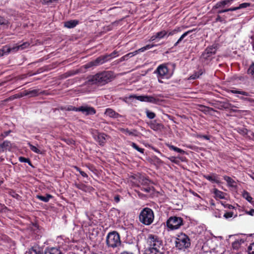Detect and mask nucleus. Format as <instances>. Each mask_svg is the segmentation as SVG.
Returning <instances> with one entry per match:
<instances>
[{"label":"nucleus","mask_w":254,"mask_h":254,"mask_svg":"<svg viewBox=\"0 0 254 254\" xmlns=\"http://www.w3.org/2000/svg\"><path fill=\"white\" fill-rule=\"evenodd\" d=\"M114 78L115 76L112 71H104L89 76L87 83L91 85H104L112 81Z\"/></svg>","instance_id":"obj_1"},{"label":"nucleus","mask_w":254,"mask_h":254,"mask_svg":"<svg viewBox=\"0 0 254 254\" xmlns=\"http://www.w3.org/2000/svg\"><path fill=\"white\" fill-rule=\"evenodd\" d=\"M118 52L114 51L110 54H107L105 55L101 56L96 59L95 60L92 61L86 64L83 65L81 68L87 69L90 67L97 66L99 65L102 64L106 62L109 61L111 59L116 57Z\"/></svg>","instance_id":"obj_2"},{"label":"nucleus","mask_w":254,"mask_h":254,"mask_svg":"<svg viewBox=\"0 0 254 254\" xmlns=\"http://www.w3.org/2000/svg\"><path fill=\"white\" fill-rule=\"evenodd\" d=\"M106 242L108 248L113 249H118L121 245L119 234L116 231L110 232L106 237Z\"/></svg>","instance_id":"obj_3"},{"label":"nucleus","mask_w":254,"mask_h":254,"mask_svg":"<svg viewBox=\"0 0 254 254\" xmlns=\"http://www.w3.org/2000/svg\"><path fill=\"white\" fill-rule=\"evenodd\" d=\"M154 215L153 210L148 207L143 208L139 215V221L145 225H150L153 221Z\"/></svg>","instance_id":"obj_4"},{"label":"nucleus","mask_w":254,"mask_h":254,"mask_svg":"<svg viewBox=\"0 0 254 254\" xmlns=\"http://www.w3.org/2000/svg\"><path fill=\"white\" fill-rule=\"evenodd\" d=\"M147 243L149 247L146 250H151V251H160L162 247V241L156 235L149 234L147 238Z\"/></svg>","instance_id":"obj_5"},{"label":"nucleus","mask_w":254,"mask_h":254,"mask_svg":"<svg viewBox=\"0 0 254 254\" xmlns=\"http://www.w3.org/2000/svg\"><path fill=\"white\" fill-rule=\"evenodd\" d=\"M175 244L179 250H185L190 246V240L187 235L181 233L176 238Z\"/></svg>","instance_id":"obj_6"},{"label":"nucleus","mask_w":254,"mask_h":254,"mask_svg":"<svg viewBox=\"0 0 254 254\" xmlns=\"http://www.w3.org/2000/svg\"><path fill=\"white\" fill-rule=\"evenodd\" d=\"M166 224L171 230L178 229L183 225V219L179 217H171L167 220Z\"/></svg>","instance_id":"obj_7"},{"label":"nucleus","mask_w":254,"mask_h":254,"mask_svg":"<svg viewBox=\"0 0 254 254\" xmlns=\"http://www.w3.org/2000/svg\"><path fill=\"white\" fill-rule=\"evenodd\" d=\"M30 45L29 43L28 42H24L20 45H15L12 47H10L7 46H5L4 47V50L6 51V54H8L10 52H16L17 51L20 50H23L26 48H27Z\"/></svg>","instance_id":"obj_8"},{"label":"nucleus","mask_w":254,"mask_h":254,"mask_svg":"<svg viewBox=\"0 0 254 254\" xmlns=\"http://www.w3.org/2000/svg\"><path fill=\"white\" fill-rule=\"evenodd\" d=\"M92 133L94 138L98 142L100 145L103 146L105 144L107 135L104 133H100L97 130H93Z\"/></svg>","instance_id":"obj_9"},{"label":"nucleus","mask_w":254,"mask_h":254,"mask_svg":"<svg viewBox=\"0 0 254 254\" xmlns=\"http://www.w3.org/2000/svg\"><path fill=\"white\" fill-rule=\"evenodd\" d=\"M129 99L135 98L139 101L142 102H147L150 103H155L158 101V100L151 96H136V95H130L129 97Z\"/></svg>","instance_id":"obj_10"},{"label":"nucleus","mask_w":254,"mask_h":254,"mask_svg":"<svg viewBox=\"0 0 254 254\" xmlns=\"http://www.w3.org/2000/svg\"><path fill=\"white\" fill-rule=\"evenodd\" d=\"M78 112H81L85 115H94L96 113V110L94 108L87 105L79 107Z\"/></svg>","instance_id":"obj_11"},{"label":"nucleus","mask_w":254,"mask_h":254,"mask_svg":"<svg viewBox=\"0 0 254 254\" xmlns=\"http://www.w3.org/2000/svg\"><path fill=\"white\" fill-rule=\"evenodd\" d=\"M168 31L165 30H162L159 32H157L152 35L149 40L150 41H153L156 40H160L161 39L167 37Z\"/></svg>","instance_id":"obj_12"},{"label":"nucleus","mask_w":254,"mask_h":254,"mask_svg":"<svg viewBox=\"0 0 254 254\" xmlns=\"http://www.w3.org/2000/svg\"><path fill=\"white\" fill-rule=\"evenodd\" d=\"M216 49L213 46L207 48L202 54V57L207 59L212 55H214L216 53Z\"/></svg>","instance_id":"obj_13"},{"label":"nucleus","mask_w":254,"mask_h":254,"mask_svg":"<svg viewBox=\"0 0 254 254\" xmlns=\"http://www.w3.org/2000/svg\"><path fill=\"white\" fill-rule=\"evenodd\" d=\"M74 186L77 189L81 190L84 192L91 191L93 189L92 187L87 186L82 183H75L74 184Z\"/></svg>","instance_id":"obj_14"},{"label":"nucleus","mask_w":254,"mask_h":254,"mask_svg":"<svg viewBox=\"0 0 254 254\" xmlns=\"http://www.w3.org/2000/svg\"><path fill=\"white\" fill-rule=\"evenodd\" d=\"M168 71V68L166 66L164 65H159L156 70L159 76L163 77L166 75Z\"/></svg>","instance_id":"obj_15"},{"label":"nucleus","mask_w":254,"mask_h":254,"mask_svg":"<svg viewBox=\"0 0 254 254\" xmlns=\"http://www.w3.org/2000/svg\"><path fill=\"white\" fill-rule=\"evenodd\" d=\"M39 89L26 90H24L23 95L29 97H36L39 95Z\"/></svg>","instance_id":"obj_16"},{"label":"nucleus","mask_w":254,"mask_h":254,"mask_svg":"<svg viewBox=\"0 0 254 254\" xmlns=\"http://www.w3.org/2000/svg\"><path fill=\"white\" fill-rule=\"evenodd\" d=\"M105 114L107 116L115 118H117L120 116L118 113L110 108L106 109Z\"/></svg>","instance_id":"obj_17"},{"label":"nucleus","mask_w":254,"mask_h":254,"mask_svg":"<svg viewBox=\"0 0 254 254\" xmlns=\"http://www.w3.org/2000/svg\"><path fill=\"white\" fill-rule=\"evenodd\" d=\"M233 0H223L222 1H219L216 4V5L214 6V8H218L221 7H224L226 5H229L231 4Z\"/></svg>","instance_id":"obj_18"},{"label":"nucleus","mask_w":254,"mask_h":254,"mask_svg":"<svg viewBox=\"0 0 254 254\" xmlns=\"http://www.w3.org/2000/svg\"><path fill=\"white\" fill-rule=\"evenodd\" d=\"M9 22L8 20L5 19L4 17L0 16V30L2 29L7 28Z\"/></svg>","instance_id":"obj_19"},{"label":"nucleus","mask_w":254,"mask_h":254,"mask_svg":"<svg viewBox=\"0 0 254 254\" xmlns=\"http://www.w3.org/2000/svg\"><path fill=\"white\" fill-rule=\"evenodd\" d=\"M203 177L207 180L212 183H219V181L218 179V177L216 174H212V175H204Z\"/></svg>","instance_id":"obj_20"},{"label":"nucleus","mask_w":254,"mask_h":254,"mask_svg":"<svg viewBox=\"0 0 254 254\" xmlns=\"http://www.w3.org/2000/svg\"><path fill=\"white\" fill-rule=\"evenodd\" d=\"M78 23V21L76 20H71L64 22V25L68 28H72L75 27Z\"/></svg>","instance_id":"obj_21"},{"label":"nucleus","mask_w":254,"mask_h":254,"mask_svg":"<svg viewBox=\"0 0 254 254\" xmlns=\"http://www.w3.org/2000/svg\"><path fill=\"white\" fill-rule=\"evenodd\" d=\"M119 130L122 132L126 134H128L129 135H132L135 136H137V131L135 129L130 131L128 130L127 128H119Z\"/></svg>","instance_id":"obj_22"},{"label":"nucleus","mask_w":254,"mask_h":254,"mask_svg":"<svg viewBox=\"0 0 254 254\" xmlns=\"http://www.w3.org/2000/svg\"><path fill=\"white\" fill-rule=\"evenodd\" d=\"M150 128L154 130H158L161 128L162 125L157 123L155 121H151L149 124Z\"/></svg>","instance_id":"obj_23"},{"label":"nucleus","mask_w":254,"mask_h":254,"mask_svg":"<svg viewBox=\"0 0 254 254\" xmlns=\"http://www.w3.org/2000/svg\"><path fill=\"white\" fill-rule=\"evenodd\" d=\"M36 197L43 202H47L49 201L50 199L53 198V196L50 194H46V196L37 195Z\"/></svg>","instance_id":"obj_24"},{"label":"nucleus","mask_w":254,"mask_h":254,"mask_svg":"<svg viewBox=\"0 0 254 254\" xmlns=\"http://www.w3.org/2000/svg\"><path fill=\"white\" fill-rule=\"evenodd\" d=\"M45 254H62L60 250L52 248L45 251Z\"/></svg>","instance_id":"obj_25"},{"label":"nucleus","mask_w":254,"mask_h":254,"mask_svg":"<svg viewBox=\"0 0 254 254\" xmlns=\"http://www.w3.org/2000/svg\"><path fill=\"white\" fill-rule=\"evenodd\" d=\"M193 31V30H189L186 32H185L183 34L181 35V36L179 38V39L178 40V41L174 44V46L176 47L178 46L184 39L185 37H186L190 33Z\"/></svg>","instance_id":"obj_26"},{"label":"nucleus","mask_w":254,"mask_h":254,"mask_svg":"<svg viewBox=\"0 0 254 254\" xmlns=\"http://www.w3.org/2000/svg\"><path fill=\"white\" fill-rule=\"evenodd\" d=\"M224 180L227 183L228 185L232 187H236L235 184H236L235 181L232 179L231 177L225 176L223 177Z\"/></svg>","instance_id":"obj_27"},{"label":"nucleus","mask_w":254,"mask_h":254,"mask_svg":"<svg viewBox=\"0 0 254 254\" xmlns=\"http://www.w3.org/2000/svg\"><path fill=\"white\" fill-rule=\"evenodd\" d=\"M28 254H42L40 248L38 247H33L29 250Z\"/></svg>","instance_id":"obj_28"},{"label":"nucleus","mask_w":254,"mask_h":254,"mask_svg":"<svg viewBox=\"0 0 254 254\" xmlns=\"http://www.w3.org/2000/svg\"><path fill=\"white\" fill-rule=\"evenodd\" d=\"M10 142L4 141L2 144H0V153L6 150L10 146Z\"/></svg>","instance_id":"obj_29"},{"label":"nucleus","mask_w":254,"mask_h":254,"mask_svg":"<svg viewBox=\"0 0 254 254\" xmlns=\"http://www.w3.org/2000/svg\"><path fill=\"white\" fill-rule=\"evenodd\" d=\"M138 181L141 184V185L144 186L148 185L150 182V181L143 176H140L139 177Z\"/></svg>","instance_id":"obj_30"},{"label":"nucleus","mask_w":254,"mask_h":254,"mask_svg":"<svg viewBox=\"0 0 254 254\" xmlns=\"http://www.w3.org/2000/svg\"><path fill=\"white\" fill-rule=\"evenodd\" d=\"M182 31V29L181 27H177L174 30H171L170 31H168L167 37L169 36H172L178 32H180Z\"/></svg>","instance_id":"obj_31"},{"label":"nucleus","mask_w":254,"mask_h":254,"mask_svg":"<svg viewBox=\"0 0 254 254\" xmlns=\"http://www.w3.org/2000/svg\"><path fill=\"white\" fill-rule=\"evenodd\" d=\"M30 149L34 152L35 153H38V154H41L42 152L40 151V149H39L37 147L31 144L30 142L28 143Z\"/></svg>","instance_id":"obj_32"},{"label":"nucleus","mask_w":254,"mask_h":254,"mask_svg":"<svg viewBox=\"0 0 254 254\" xmlns=\"http://www.w3.org/2000/svg\"><path fill=\"white\" fill-rule=\"evenodd\" d=\"M250 4H251L250 3H249V2L243 3L240 4L239 6L233 7V9L235 11V10H238V9H239L241 8H246L248 6H249L250 5Z\"/></svg>","instance_id":"obj_33"},{"label":"nucleus","mask_w":254,"mask_h":254,"mask_svg":"<svg viewBox=\"0 0 254 254\" xmlns=\"http://www.w3.org/2000/svg\"><path fill=\"white\" fill-rule=\"evenodd\" d=\"M247 72L249 74H251L252 76L254 77V62H252L251 64L250 65Z\"/></svg>","instance_id":"obj_34"},{"label":"nucleus","mask_w":254,"mask_h":254,"mask_svg":"<svg viewBox=\"0 0 254 254\" xmlns=\"http://www.w3.org/2000/svg\"><path fill=\"white\" fill-rule=\"evenodd\" d=\"M168 147L171 149V150H173L175 151H176L177 152H179V153H184L185 152V151L184 150H183L182 149L179 148H178L176 146H174L173 145H168Z\"/></svg>","instance_id":"obj_35"},{"label":"nucleus","mask_w":254,"mask_h":254,"mask_svg":"<svg viewBox=\"0 0 254 254\" xmlns=\"http://www.w3.org/2000/svg\"><path fill=\"white\" fill-rule=\"evenodd\" d=\"M230 92L232 93H234V94L237 93V94H242V95H245L246 96H248L250 95L249 93H248V92H245V91H238V90H231L230 91Z\"/></svg>","instance_id":"obj_36"},{"label":"nucleus","mask_w":254,"mask_h":254,"mask_svg":"<svg viewBox=\"0 0 254 254\" xmlns=\"http://www.w3.org/2000/svg\"><path fill=\"white\" fill-rule=\"evenodd\" d=\"M243 196L244 198H245L249 202H251L252 201V197L250 196L249 193L247 191H244L243 194Z\"/></svg>","instance_id":"obj_37"},{"label":"nucleus","mask_w":254,"mask_h":254,"mask_svg":"<svg viewBox=\"0 0 254 254\" xmlns=\"http://www.w3.org/2000/svg\"><path fill=\"white\" fill-rule=\"evenodd\" d=\"M131 146L135 149L137 150L140 153H143L144 152V149L139 147L137 144L134 142H131Z\"/></svg>","instance_id":"obj_38"},{"label":"nucleus","mask_w":254,"mask_h":254,"mask_svg":"<svg viewBox=\"0 0 254 254\" xmlns=\"http://www.w3.org/2000/svg\"><path fill=\"white\" fill-rule=\"evenodd\" d=\"M19 160L21 162L27 163L30 166H33L30 159L28 158H26L23 157H20L19 158Z\"/></svg>","instance_id":"obj_39"},{"label":"nucleus","mask_w":254,"mask_h":254,"mask_svg":"<svg viewBox=\"0 0 254 254\" xmlns=\"http://www.w3.org/2000/svg\"><path fill=\"white\" fill-rule=\"evenodd\" d=\"M214 193L217 197L220 198H224V193L220 190H218L217 189H215L214 190Z\"/></svg>","instance_id":"obj_40"},{"label":"nucleus","mask_w":254,"mask_h":254,"mask_svg":"<svg viewBox=\"0 0 254 254\" xmlns=\"http://www.w3.org/2000/svg\"><path fill=\"white\" fill-rule=\"evenodd\" d=\"M147 117L150 119H153L155 117V114L148 110L146 111Z\"/></svg>","instance_id":"obj_41"},{"label":"nucleus","mask_w":254,"mask_h":254,"mask_svg":"<svg viewBox=\"0 0 254 254\" xmlns=\"http://www.w3.org/2000/svg\"><path fill=\"white\" fill-rule=\"evenodd\" d=\"M9 194L12 196L13 197L16 198L17 199H20V196L16 193L15 191L13 190H10L9 192Z\"/></svg>","instance_id":"obj_42"},{"label":"nucleus","mask_w":254,"mask_h":254,"mask_svg":"<svg viewBox=\"0 0 254 254\" xmlns=\"http://www.w3.org/2000/svg\"><path fill=\"white\" fill-rule=\"evenodd\" d=\"M248 252L249 254H254V243L249 246Z\"/></svg>","instance_id":"obj_43"},{"label":"nucleus","mask_w":254,"mask_h":254,"mask_svg":"<svg viewBox=\"0 0 254 254\" xmlns=\"http://www.w3.org/2000/svg\"><path fill=\"white\" fill-rule=\"evenodd\" d=\"M144 254H163L160 251H151V250H145Z\"/></svg>","instance_id":"obj_44"},{"label":"nucleus","mask_w":254,"mask_h":254,"mask_svg":"<svg viewBox=\"0 0 254 254\" xmlns=\"http://www.w3.org/2000/svg\"><path fill=\"white\" fill-rule=\"evenodd\" d=\"M24 93V91L21 92L19 94H17L15 95L14 96L11 97L9 98L10 100H12L16 98H21L24 96H26L25 95H24L23 94Z\"/></svg>","instance_id":"obj_45"},{"label":"nucleus","mask_w":254,"mask_h":254,"mask_svg":"<svg viewBox=\"0 0 254 254\" xmlns=\"http://www.w3.org/2000/svg\"><path fill=\"white\" fill-rule=\"evenodd\" d=\"M137 53H138V51H135L133 52L129 53L127 55H125L124 56L125 57V58L127 60H128V58H129L130 57H133V56L135 55Z\"/></svg>","instance_id":"obj_46"},{"label":"nucleus","mask_w":254,"mask_h":254,"mask_svg":"<svg viewBox=\"0 0 254 254\" xmlns=\"http://www.w3.org/2000/svg\"><path fill=\"white\" fill-rule=\"evenodd\" d=\"M75 168L77 171L79 172V173L82 177L86 178L88 177V175L84 172L81 171V170L79 168L75 166Z\"/></svg>","instance_id":"obj_47"},{"label":"nucleus","mask_w":254,"mask_h":254,"mask_svg":"<svg viewBox=\"0 0 254 254\" xmlns=\"http://www.w3.org/2000/svg\"><path fill=\"white\" fill-rule=\"evenodd\" d=\"M233 214H234V213L233 212H227L224 214V217L225 218L228 219V218L232 217L233 216Z\"/></svg>","instance_id":"obj_48"},{"label":"nucleus","mask_w":254,"mask_h":254,"mask_svg":"<svg viewBox=\"0 0 254 254\" xmlns=\"http://www.w3.org/2000/svg\"><path fill=\"white\" fill-rule=\"evenodd\" d=\"M152 187L147 186L146 187H142L141 190L145 192H150Z\"/></svg>","instance_id":"obj_49"},{"label":"nucleus","mask_w":254,"mask_h":254,"mask_svg":"<svg viewBox=\"0 0 254 254\" xmlns=\"http://www.w3.org/2000/svg\"><path fill=\"white\" fill-rule=\"evenodd\" d=\"M78 110H79V107L76 108V107H73L71 106L68 107L66 109V110H67V111H78Z\"/></svg>","instance_id":"obj_50"},{"label":"nucleus","mask_w":254,"mask_h":254,"mask_svg":"<svg viewBox=\"0 0 254 254\" xmlns=\"http://www.w3.org/2000/svg\"><path fill=\"white\" fill-rule=\"evenodd\" d=\"M234 11V9H233V8H228V9H223V10H219L218 11V13H223V12H227V11Z\"/></svg>","instance_id":"obj_51"},{"label":"nucleus","mask_w":254,"mask_h":254,"mask_svg":"<svg viewBox=\"0 0 254 254\" xmlns=\"http://www.w3.org/2000/svg\"><path fill=\"white\" fill-rule=\"evenodd\" d=\"M240 245V244L239 242H235L232 244V247L234 249H238Z\"/></svg>","instance_id":"obj_52"},{"label":"nucleus","mask_w":254,"mask_h":254,"mask_svg":"<svg viewBox=\"0 0 254 254\" xmlns=\"http://www.w3.org/2000/svg\"><path fill=\"white\" fill-rule=\"evenodd\" d=\"M240 99H241V100L249 101L250 102H254V100L252 99V98H245V97H240Z\"/></svg>","instance_id":"obj_53"},{"label":"nucleus","mask_w":254,"mask_h":254,"mask_svg":"<svg viewBox=\"0 0 254 254\" xmlns=\"http://www.w3.org/2000/svg\"><path fill=\"white\" fill-rule=\"evenodd\" d=\"M4 54H7L6 51L4 50V47L2 49H0V57L3 56Z\"/></svg>","instance_id":"obj_54"},{"label":"nucleus","mask_w":254,"mask_h":254,"mask_svg":"<svg viewBox=\"0 0 254 254\" xmlns=\"http://www.w3.org/2000/svg\"><path fill=\"white\" fill-rule=\"evenodd\" d=\"M202 74V72H201L200 73H199L198 75H196V74H195V75H193L192 76H190V77L191 78V79H195L196 78H198L199 77V76L200 75H201Z\"/></svg>","instance_id":"obj_55"},{"label":"nucleus","mask_w":254,"mask_h":254,"mask_svg":"<svg viewBox=\"0 0 254 254\" xmlns=\"http://www.w3.org/2000/svg\"><path fill=\"white\" fill-rule=\"evenodd\" d=\"M246 213H247V214H248L249 215H252V216H254V209H252L250 211H247Z\"/></svg>","instance_id":"obj_56"},{"label":"nucleus","mask_w":254,"mask_h":254,"mask_svg":"<svg viewBox=\"0 0 254 254\" xmlns=\"http://www.w3.org/2000/svg\"><path fill=\"white\" fill-rule=\"evenodd\" d=\"M114 200L116 202L118 203L120 200V196L119 195H117L114 197Z\"/></svg>","instance_id":"obj_57"},{"label":"nucleus","mask_w":254,"mask_h":254,"mask_svg":"<svg viewBox=\"0 0 254 254\" xmlns=\"http://www.w3.org/2000/svg\"><path fill=\"white\" fill-rule=\"evenodd\" d=\"M223 21V19L222 18V17L220 15H217L216 18V21H220L222 22Z\"/></svg>","instance_id":"obj_58"},{"label":"nucleus","mask_w":254,"mask_h":254,"mask_svg":"<svg viewBox=\"0 0 254 254\" xmlns=\"http://www.w3.org/2000/svg\"><path fill=\"white\" fill-rule=\"evenodd\" d=\"M144 47H145L146 50H148V49H149L152 48L153 47H154V45H147Z\"/></svg>","instance_id":"obj_59"},{"label":"nucleus","mask_w":254,"mask_h":254,"mask_svg":"<svg viewBox=\"0 0 254 254\" xmlns=\"http://www.w3.org/2000/svg\"><path fill=\"white\" fill-rule=\"evenodd\" d=\"M10 132V131H5L3 133H2L1 134V135L3 137H5L7 135H8V134H9V133Z\"/></svg>","instance_id":"obj_60"},{"label":"nucleus","mask_w":254,"mask_h":254,"mask_svg":"<svg viewBox=\"0 0 254 254\" xmlns=\"http://www.w3.org/2000/svg\"><path fill=\"white\" fill-rule=\"evenodd\" d=\"M201 137L202 138H204V139H206V140H209V137L208 136H207V135H202Z\"/></svg>","instance_id":"obj_61"},{"label":"nucleus","mask_w":254,"mask_h":254,"mask_svg":"<svg viewBox=\"0 0 254 254\" xmlns=\"http://www.w3.org/2000/svg\"><path fill=\"white\" fill-rule=\"evenodd\" d=\"M146 50V49H145V47H143L140 49H139L138 50H137V51H140V52H144V51Z\"/></svg>","instance_id":"obj_62"},{"label":"nucleus","mask_w":254,"mask_h":254,"mask_svg":"<svg viewBox=\"0 0 254 254\" xmlns=\"http://www.w3.org/2000/svg\"><path fill=\"white\" fill-rule=\"evenodd\" d=\"M126 60H127L126 59V58H125V56H123V57H122L120 59V62H123V61H126Z\"/></svg>","instance_id":"obj_63"},{"label":"nucleus","mask_w":254,"mask_h":254,"mask_svg":"<svg viewBox=\"0 0 254 254\" xmlns=\"http://www.w3.org/2000/svg\"><path fill=\"white\" fill-rule=\"evenodd\" d=\"M121 254H134L132 253L127 252H124Z\"/></svg>","instance_id":"obj_64"}]
</instances>
